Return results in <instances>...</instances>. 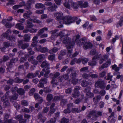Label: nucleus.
Instances as JSON below:
<instances>
[{"label": "nucleus", "mask_w": 123, "mask_h": 123, "mask_svg": "<svg viewBox=\"0 0 123 123\" xmlns=\"http://www.w3.org/2000/svg\"><path fill=\"white\" fill-rule=\"evenodd\" d=\"M62 32L61 31L57 35L61 36L60 38L62 41L63 43L66 45L67 49L73 48L75 44V41L76 37H75V35L72 41H71L70 38L68 37L69 34H67L65 35H62Z\"/></svg>", "instance_id": "nucleus-1"}, {"label": "nucleus", "mask_w": 123, "mask_h": 123, "mask_svg": "<svg viewBox=\"0 0 123 123\" xmlns=\"http://www.w3.org/2000/svg\"><path fill=\"white\" fill-rule=\"evenodd\" d=\"M80 37V35L79 34L76 35L75 37H76L75 42L78 46L81 47L82 46L83 48L85 50L92 48V44L89 42L87 41L86 38L83 37L79 40Z\"/></svg>", "instance_id": "nucleus-2"}, {"label": "nucleus", "mask_w": 123, "mask_h": 123, "mask_svg": "<svg viewBox=\"0 0 123 123\" xmlns=\"http://www.w3.org/2000/svg\"><path fill=\"white\" fill-rule=\"evenodd\" d=\"M77 17H72L70 16H66L64 17L63 20V23L66 25H69L74 22L75 21L78 19Z\"/></svg>", "instance_id": "nucleus-3"}, {"label": "nucleus", "mask_w": 123, "mask_h": 123, "mask_svg": "<svg viewBox=\"0 0 123 123\" xmlns=\"http://www.w3.org/2000/svg\"><path fill=\"white\" fill-rule=\"evenodd\" d=\"M64 5L66 8L68 9L70 8V6L74 9L77 10L78 9L79 6L77 2H74L72 0H68V1H66Z\"/></svg>", "instance_id": "nucleus-4"}, {"label": "nucleus", "mask_w": 123, "mask_h": 123, "mask_svg": "<svg viewBox=\"0 0 123 123\" xmlns=\"http://www.w3.org/2000/svg\"><path fill=\"white\" fill-rule=\"evenodd\" d=\"M106 85L104 81L101 79L98 80L95 83L96 86H98L102 89H104L105 88Z\"/></svg>", "instance_id": "nucleus-5"}, {"label": "nucleus", "mask_w": 123, "mask_h": 123, "mask_svg": "<svg viewBox=\"0 0 123 123\" xmlns=\"http://www.w3.org/2000/svg\"><path fill=\"white\" fill-rule=\"evenodd\" d=\"M91 89L90 87H88L84 91V92L86 93V97L88 98H91L94 96V94L90 92Z\"/></svg>", "instance_id": "nucleus-6"}, {"label": "nucleus", "mask_w": 123, "mask_h": 123, "mask_svg": "<svg viewBox=\"0 0 123 123\" xmlns=\"http://www.w3.org/2000/svg\"><path fill=\"white\" fill-rule=\"evenodd\" d=\"M29 46V43H23L22 40H19L18 41V46L19 48H21L23 49H24Z\"/></svg>", "instance_id": "nucleus-7"}, {"label": "nucleus", "mask_w": 123, "mask_h": 123, "mask_svg": "<svg viewBox=\"0 0 123 123\" xmlns=\"http://www.w3.org/2000/svg\"><path fill=\"white\" fill-rule=\"evenodd\" d=\"M47 82V78L43 77L40 80L39 83L37 84V86L39 88L43 87L44 86V85L46 84Z\"/></svg>", "instance_id": "nucleus-8"}, {"label": "nucleus", "mask_w": 123, "mask_h": 123, "mask_svg": "<svg viewBox=\"0 0 123 123\" xmlns=\"http://www.w3.org/2000/svg\"><path fill=\"white\" fill-rule=\"evenodd\" d=\"M55 16H56V19L58 21L63 20L64 19L65 16H63V13L61 12H57L55 14Z\"/></svg>", "instance_id": "nucleus-9"}, {"label": "nucleus", "mask_w": 123, "mask_h": 123, "mask_svg": "<svg viewBox=\"0 0 123 123\" xmlns=\"http://www.w3.org/2000/svg\"><path fill=\"white\" fill-rule=\"evenodd\" d=\"M2 22L6 28H10L12 26V25L11 23L7 22L6 19H3L2 21Z\"/></svg>", "instance_id": "nucleus-10"}, {"label": "nucleus", "mask_w": 123, "mask_h": 123, "mask_svg": "<svg viewBox=\"0 0 123 123\" xmlns=\"http://www.w3.org/2000/svg\"><path fill=\"white\" fill-rule=\"evenodd\" d=\"M3 35L4 37L9 40L15 41L16 40L15 38L14 37L8 35L6 32L3 33Z\"/></svg>", "instance_id": "nucleus-11"}, {"label": "nucleus", "mask_w": 123, "mask_h": 123, "mask_svg": "<svg viewBox=\"0 0 123 123\" xmlns=\"http://www.w3.org/2000/svg\"><path fill=\"white\" fill-rule=\"evenodd\" d=\"M9 96V92H7L4 95L2 96L1 98V100L3 102L8 100V98Z\"/></svg>", "instance_id": "nucleus-12"}, {"label": "nucleus", "mask_w": 123, "mask_h": 123, "mask_svg": "<svg viewBox=\"0 0 123 123\" xmlns=\"http://www.w3.org/2000/svg\"><path fill=\"white\" fill-rule=\"evenodd\" d=\"M42 71L45 72V73L44 74V76L45 78H47L49 77L48 75L50 72V71L49 70V67L47 68H45L42 70Z\"/></svg>", "instance_id": "nucleus-13"}, {"label": "nucleus", "mask_w": 123, "mask_h": 123, "mask_svg": "<svg viewBox=\"0 0 123 123\" xmlns=\"http://www.w3.org/2000/svg\"><path fill=\"white\" fill-rule=\"evenodd\" d=\"M94 118H96L102 115L103 111L94 110Z\"/></svg>", "instance_id": "nucleus-14"}, {"label": "nucleus", "mask_w": 123, "mask_h": 123, "mask_svg": "<svg viewBox=\"0 0 123 123\" xmlns=\"http://www.w3.org/2000/svg\"><path fill=\"white\" fill-rule=\"evenodd\" d=\"M57 7V6L55 4H54L51 6L49 7L48 9L50 11H55L56 10V9Z\"/></svg>", "instance_id": "nucleus-15"}, {"label": "nucleus", "mask_w": 123, "mask_h": 123, "mask_svg": "<svg viewBox=\"0 0 123 123\" xmlns=\"http://www.w3.org/2000/svg\"><path fill=\"white\" fill-rule=\"evenodd\" d=\"M10 43L7 42H4L3 43V47L0 48L2 51H4L6 48L9 47L10 46Z\"/></svg>", "instance_id": "nucleus-16"}, {"label": "nucleus", "mask_w": 123, "mask_h": 123, "mask_svg": "<svg viewBox=\"0 0 123 123\" xmlns=\"http://www.w3.org/2000/svg\"><path fill=\"white\" fill-rule=\"evenodd\" d=\"M67 53L66 50H62L60 53L59 55L58 56V59L61 60L62 59L63 56L65 55Z\"/></svg>", "instance_id": "nucleus-17"}, {"label": "nucleus", "mask_w": 123, "mask_h": 123, "mask_svg": "<svg viewBox=\"0 0 123 123\" xmlns=\"http://www.w3.org/2000/svg\"><path fill=\"white\" fill-rule=\"evenodd\" d=\"M58 79L55 77H53L51 82V83L52 85V87L54 86L55 85H58V82L57 81Z\"/></svg>", "instance_id": "nucleus-18"}, {"label": "nucleus", "mask_w": 123, "mask_h": 123, "mask_svg": "<svg viewBox=\"0 0 123 123\" xmlns=\"http://www.w3.org/2000/svg\"><path fill=\"white\" fill-rule=\"evenodd\" d=\"M109 55H105L104 56L101 57L99 61V63L100 64H102L104 61H105L108 59Z\"/></svg>", "instance_id": "nucleus-19"}, {"label": "nucleus", "mask_w": 123, "mask_h": 123, "mask_svg": "<svg viewBox=\"0 0 123 123\" xmlns=\"http://www.w3.org/2000/svg\"><path fill=\"white\" fill-rule=\"evenodd\" d=\"M63 98L64 96L62 95L55 96L54 97L53 99V101L56 102L59 101L61 99H63Z\"/></svg>", "instance_id": "nucleus-20"}, {"label": "nucleus", "mask_w": 123, "mask_h": 123, "mask_svg": "<svg viewBox=\"0 0 123 123\" xmlns=\"http://www.w3.org/2000/svg\"><path fill=\"white\" fill-rule=\"evenodd\" d=\"M31 12L28 11L27 13H24L23 15L24 17L26 19L29 18H30V16L32 14Z\"/></svg>", "instance_id": "nucleus-21"}, {"label": "nucleus", "mask_w": 123, "mask_h": 123, "mask_svg": "<svg viewBox=\"0 0 123 123\" xmlns=\"http://www.w3.org/2000/svg\"><path fill=\"white\" fill-rule=\"evenodd\" d=\"M15 27L19 30H21L24 29L23 24L21 23H18L16 25Z\"/></svg>", "instance_id": "nucleus-22"}, {"label": "nucleus", "mask_w": 123, "mask_h": 123, "mask_svg": "<svg viewBox=\"0 0 123 123\" xmlns=\"http://www.w3.org/2000/svg\"><path fill=\"white\" fill-rule=\"evenodd\" d=\"M101 98V96L99 95L96 96L93 98V101L95 104H97L100 100Z\"/></svg>", "instance_id": "nucleus-23"}, {"label": "nucleus", "mask_w": 123, "mask_h": 123, "mask_svg": "<svg viewBox=\"0 0 123 123\" xmlns=\"http://www.w3.org/2000/svg\"><path fill=\"white\" fill-rule=\"evenodd\" d=\"M123 25V16H121L116 26L118 28L120 26H121Z\"/></svg>", "instance_id": "nucleus-24"}, {"label": "nucleus", "mask_w": 123, "mask_h": 123, "mask_svg": "<svg viewBox=\"0 0 123 123\" xmlns=\"http://www.w3.org/2000/svg\"><path fill=\"white\" fill-rule=\"evenodd\" d=\"M80 95V92H79L73 91V92L72 94V97L74 98H78Z\"/></svg>", "instance_id": "nucleus-25"}, {"label": "nucleus", "mask_w": 123, "mask_h": 123, "mask_svg": "<svg viewBox=\"0 0 123 123\" xmlns=\"http://www.w3.org/2000/svg\"><path fill=\"white\" fill-rule=\"evenodd\" d=\"M43 31H39L37 34V35L38 36H40V37L42 38L47 37L48 36V34H43Z\"/></svg>", "instance_id": "nucleus-26"}, {"label": "nucleus", "mask_w": 123, "mask_h": 123, "mask_svg": "<svg viewBox=\"0 0 123 123\" xmlns=\"http://www.w3.org/2000/svg\"><path fill=\"white\" fill-rule=\"evenodd\" d=\"M29 20L30 21L34 23L38 24H40L42 23V21H41L38 19L37 18H35L33 19L30 18Z\"/></svg>", "instance_id": "nucleus-27"}, {"label": "nucleus", "mask_w": 123, "mask_h": 123, "mask_svg": "<svg viewBox=\"0 0 123 123\" xmlns=\"http://www.w3.org/2000/svg\"><path fill=\"white\" fill-rule=\"evenodd\" d=\"M24 40H22L23 41L26 42H29L30 39V36L29 35L26 34L24 37Z\"/></svg>", "instance_id": "nucleus-28"}, {"label": "nucleus", "mask_w": 123, "mask_h": 123, "mask_svg": "<svg viewBox=\"0 0 123 123\" xmlns=\"http://www.w3.org/2000/svg\"><path fill=\"white\" fill-rule=\"evenodd\" d=\"M90 82H88L85 80H84L82 81L81 85L83 87H85L90 84Z\"/></svg>", "instance_id": "nucleus-29"}, {"label": "nucleus", "mask_w": 123, "mask_h": 123, "mask_svg": "<svg viewBox=\"0 0 123 123\" xmlns=\"http://www.w3.org/2000/svg\"><path fill=\"white\" fill-rule=\"evenodd\" d=\"M92 60L88 62V65L91 66H93L96 65L97 63L96 61L95 60H93L92 59Z\"/></svg>", "instance_id": "nucleus-30"}, {"label": "nucleus", "mask_w": 123, "mask_h": 123, "mask_svg": "<svg viewBox=\"0 0 123 123\" xmlns=\"http://www.w3.org/2000/svg\"><path fill=\"white\" fill-rule=\"evenodd\" d=\"M53 96L52 94H48L47 96L46 99L48 102H49L53 99Z\"/></svg>", "instance_id": "nucleus-31"}, {"label": "nucleus", "mask_w": 123, "mask_h": 123, "mask_svg": "<svg viewBox=\"0 0 123 123\" xmlns=\"http://www.w3.org/2000/svg\"><path fill=\"white\" fill-rule=\"evenodd\" d=\"M49 64L46 61H43L41 65V66L42 68H44L45 67H48L47 68L49 67Z\"/></svg>", "instance_id": "nucleus-32"}, {"label": "nucleus", "mask_w": 123, "mask_h": 123, "mask_svg": "<svg viewBox=\"0 0 123 123\" xmlns=\"http://www.w3.org/2000/svg\"><path fill=\"white\" fill-rule=\"evenodd\" d=\"M58 50V48L54 47L49 51V53L50 54L55 53L57 52Z\"/></svg>", "instance_id": "nucleus-33"}, {"label": "nucleus", "mask_w": 123, "mask_h": 123, "mask_svg": "<svg viewBox=\"0 0 123 123\" xmlns=\"http://www.w3.org/2000/svg\"><path fill=\"white\" fill-rule=\"evenodd\" d=\"M17 93L20 95H23L25 93V91L24 89L22 88H20L18 89Z\"/></svg>", "instance_id": "nucleus-34"}, {"label": "nucleus", "mask_w": 123, "mask_h": 123, "mask_svg": "<svg viewBox=\"0 0 123 123\" xmlns=\"http://www.w3.org/2000/svg\"><path fill=\"white\" fill-rule=\"evenodd\" d=\"M45 58V55L43 54L37 56V59L39 61H42Z\"/></svg>", "instance_id": "nucleus-35"}, {"label": "nucleus", "mask_w": 123, "mask_h": 123, "mask_svg": "<svg viewBox=\"0 0 123 123\" xmlns=\"http://www.w3.org/2000/svg\"><path fill=\"white\" fill-rule=\"evenodd\" d=\"M94 110L90 111L89 114L87 115L88 118H90L92 116L94 118Z\"/></svg>", "instance_id": "nucleus-36"}, {"label": "nucleus", "mask_w": 123, "mask_h": 123, "mask_svg": "<svg viewBox=\"0 0 123 123\" xmlns=\"http://www.w3.org/2000/svg\"><path fill=\"white\" fill-rule=\"evenodd\" d=\"M77 75L76 71H74L72 72L71 73L70 75V77L72 79H73L76 77Z\"/></svg>", "instance_id": "nucleus-37"}, {"label": "nucleus", "mask_w": 123, "mask_h": 123, "mask_svg": "<svg viewBox=\"0 0 123 123\" xmlns=\"http://www.w3.org/2000/svg\"><path fill=\"white\" fill-rule=\"evenodd\" d=\"M23 80L24 79H20L18 77H17L14 79V81L16 83H20L22 82Z\"/></svg>", "instance_id": "nucleus-38"}, {"label": "nucleus", "mask_w": 123, "mask_h": 123, "mask_svg": "<svg viewBox=\"0 0 123 123\" xmlns=\"http://www.w3.org/2000/svg\"><path fill=\"white\" fill-rule=\"evenodd\" d=\"M43 116L42 114H41V113H39L38 114V118L40 120H41V122H43V123H44V122L45 121L46 119H43Z\"/></svg>", "instance_id": "nucleus-39"}, {"label": "nucleus", "mask_w": 123, "mask_h": 123, "mask_svg": "<svg viewBox=\"0 0 123 123\" xmlns=\"http://www.w3.org/2000/svg\"><path fill=\"white\" fill-rule=\"evenodd\" d=\"M27 25L26 27L27 28H31L33 27L34 26L33 25L32 23L30 22L29 21H27Z\"/></svg>", "instance_id": "nucleus-40"}, {"label": "nucleus", "mask_w": 123, "mask_h": 123, "mask_svg": "<svg viewBox=\"0 0 123 123\" xmlns=\"http://www.w3.org/2000/svg\"><path fill=\"white\" fill-rule=\"evenodd\" d=\"M68 102L67 99H62L60 102L61 105L62 106H64Z\"/></svg>", "instance_id": "nucleus-41"}, {"label": "nucleus", "mask_w": 123, "mask_h": 123, "mask_svg": "<svg viewBox=\"0 0 123 123\" xmlns=\"http://www.w3.org/2000/svg\"><path fill=\"white\" fill-rule=\"evenodd\" d=\"M35 7L36 8H43L44 7V5L42 3H37L35 5Z\"/></svg>", "instance_id": "nucleus-42"}, {"label": "nucleus", "mask_w": 123, "mask_h": 123, "mask_svg": "<svg viewBox=\"0 0 123 123\" xmlns=\"http://www.w3.org/2000/svg\"><path fill=\"white\" fill-rule=\"evenodd\" d=\"M18 97V94H15L13 96L10 98V101L12 102L13 100H15L17 99Z\"/></svg>", "instance_id": "nucleus-43"}, {"label": "nucleus", "mask_w": 123, "mask_h": 123, "mask_svg": "<svg viewBox=\"0 0 123 123\" xmlns=\"http://www.w3.org/2000/svg\"><path fill=\"white\" fill-rule=\"evenodd\" d=\"M55 55L53 54L49 55L48 57V59L49 60L53 61L55 60Z\"/></svg>", "instance_id": "nucleus-44"}, {"label": "nucleus", "mask_w": 123, "mask_h": 123, "mask_svg": "<svg viewBox=\"0 0 123 123\" xmlns=\"http://www.w3.org/2000/svg\"><path fill=\"white\" fill-rule=\"evenodd\" d=\"M34 76V73H29L27 74L26 77L29 79H31L35 77Z\"/></svg>", "instance_id": "nucleus-45"}, {"label": "nucleus", "mask_w": 123, "mask_h": 123, "mask_svg": "<svg viewBox=\"0 0 123 123\" xmlns=\"http://www.w3.org/2000/svg\"><path fill=\"white\" fill-rule=\"evenodd\" d=\"M108 66V64L105 63L103 64L101 67H99V69L100 70H101L107 67Z\"/></svg>", "instance_id": "nucleus-46"}, {"label": "nucleus", "mask_w": 123, "mask_h": 123, "mask_svg": "<svg viewBox=\"0 0 123 123\" xmlns=\"http://www.w3.org/2000/svg\"><path fill=\"white\" fill-rule=\"evenodd\" d=\"M113 77L112 75H111V74L110 73H109L107 76V77H105V79H106V78L107 77V78L106 79L107 80H110V81H112V78Z\"/></svg>", "instance_id": "nucleus-47"}, {"label": "nucleus", "mask_w": 123, "mask_h": 123, "mask_svg": "<svg viewBox=\"0 0 123 123\" xmlns=\"http://www.w3.org/2000/svg\"><path fill=\"white\" fill-rule=\"evenodd\" d=\"M37 42L33 41V42L32 43L31 45V46L32 47H35V49L37 50H38L37 49Z\"/></svg>", "instance_id": "nucleus-48"}, {"label": "nucleus", "mask_w": 123, "mask_h": 123, "mask_svg": "<svg viewBox=\"0 0 123 123\" xmlns=\"http://www.w3.org/2000/svg\"><path fill=\"white\" fill-rule=\"evenodd\" d=\"M25 5V8L26 9L29 10L30 9L31 6V3H29V2H27Z\"/></svg>", "instance_id": "nucleus-49"}, {"label": "nucleus", "mask_w": 123, "mask_h": 123, "mask_svg": "<svg viewBox=\"0 0 123 123\" xmlns=\"http://www.w3.org/2000/svg\"><path fill=\"white\" fill-rule=\"evenodd\" d=\"M82 76L83 78L84 79H87L90 77V74L85 73L82 74Z\"/></svg>", "instance_id": "nucleus-50"}, {"label": "nucleus", "mask_w": 123, "mask_h": 123, "mask_svg": "<svg viewBox=\"0 0 123 123\" xmlns=\"http://www.w3.org/2000/svg\"><path fill=\"white\" fill-rule=\"evenodd\" d=\"M48 51V49L46 47H43L41 49L40 51L42 53H45Z\"/></svg>", "instance_id": "nucleus-51"}, {"label": "nucleus", "mask_w": 123, "mask_h": 123, "mask_svg": "<svg viewBox=\"0 0 123 123\" xmlns=\"http://www.w3.org/2000/svg\"><path fill=\"white\" fill-rule=\"evenodd\" d=\"M89 23V21H86L85 23L82 25V27L84 29H86L87 28V27Z\"/></svg>", "instance_id": "nucleus-52"}, {"label": "nucleus", "mask_w": 123, "mask_h": 123, "mask_svg": "<svg viewBox=\"0 0 123 123\" xmlns=\"http://www.w3.org/2000/svg\"><path fill=\"white\" fill-rule=\"evenodd\" d=\"M92 58V59L96 60L97 59L100 58L101 56V55L100 54H98V52Z\"/></svg>", "instance_id": "nucleus-53"}, {"label": "nucleus", "mask_w": 123, "mask_h": 123, "mask_svg": "<svg viewBox=\"0 0 123 123\" xmlns=\"http://www.w3.org/2000/svg\"><path fill=\"white\" fill-rule=\"evenodd\" d=\"M69 122V120L65 117L63 118L61 121V123H67Z\"/></svg>", "instance_id": "nucleus-54"}, {"label": "nucleus", "mask_w": 123, "mask_h": 123, "mask_svg": "<svg viewBox=\"0 0 123 123\" xmlns=\"http://www.w3.org/2000/svg\"><path fill=\"white\" fill-rule=\"evenodd\" d=\"M98 52H96V49H92L90 51V55H93L96 54Z\"/></svg>", "instance_id": "nucleus-55"}, {"label": "nucleus", "mask_w": 123, "mask_h": 123, "mask_svg": "<svg viewBox=\"0 0 123 123\" xmlns=\"http://www.w3.org/2000/svg\"><path fill=\"white\" fill-rule=\"evenodd\" d=\"M71 112V111L70 109L67 107V108L64 109L63 111V112L66 114L68 113H70Z\"/></svg>", "instance_id": "nucleus-56"}, {"label": "nucleus", "mask_w": 123, "mask_h": 123, "mask_svg": "<svg viewBox=\"0 0 123 123\" xmlns=\"http://www.w3.org/2000/svg\"><path fill=\"white\" fill-rule=\"evenodd\" d=\"M90 20L92 21H95L97 20V18L94 15H90Z\"/></svg>", "instance_id": "nucleus-57"}, {"label": "nucleus", "mask_w": 123, "mask_h": 123, "mask_svg": "<svg viewBox=\"0 0 123 123\" xmlns=\"http://www.w3.org/2000/svg\"><path fill=\"white\" fill-rule=\"evenodd\" d=\"M112 68L113 69H114L116 72L118 71L119 70V68L117 67L116 65L115 64L112 66Z\"/></svg>", "instance_id": "nucleus-58"}, {"label": "nucleus", "mask_w": 123, "mask_h": 123, "mask_svg": "<svg viewBox=\"0 0 123 123\" xmlns=\"http://www.w3.org/2000/svg\"><path fill=\"white\" fill-rule=\"evenodd\" d=\"M88 61V59L87 58H81V62L83 64H85Z\"/></svg>", "instance_id": "nucleus-59"}, {"label": "nucleus", "mask_w": 123, "mask_h": 123, "mask_svg": "<svg viewBox=\"0 0 123 123\" xmlns=\"http://www.w3.org/2000/svg\"><path fill=\"white\" fill-rule=\"evenodd\" d=\"M82 101V99L80 98H78L75 100L74 103L76 104H78L80 103Z\"/></svg>", "instance_id": "nucleus-60"}, {"label": "nucleus", "mask_w": 123, "mask_h": 123, "mask_svg": "<svg viewBox=\"0 0 123 123\" xmlns=\"http://www.w3.org/2000/svg\"><path fill=\"white\" fill-rule=\"evenodd\" d=\"M106 71H104L100 72L99 74V76L100 77L102 78L104 77L105 75Z\"/></svg>", "instance_id": "nucleus-61"}, {"label": "nucleus", "mask_w": 123, "mask_h": 123, "mask_svg": "<svg viewBox=\"0 0 123 123\" xmlns=\"http://www.w3.org/2000/svg\"><path fill=\"white\" fill-rule=\"evenodd\" d=\"M43 91L45 92L48 93L50 92L51 91L49 89V87H46L44 88Z\"/></svg>", "instance_id": "nucleus-62"}, {"label": "nucleus", "mask_w": 123, "mask_h": 123, "mask_svg": "<svg viewBox=\"0 0 123 123\" xmlns=\"http://www.w3.org/2000/svg\"><path fill=\"white\" fill-rule=\"evenodd\" d=\"M21 104L25 106H27L28 105V102L25 100H23L21 102Z\"/></svg>", "instance_id": "nucleus-63"}, {"label": "nucleus", "mask_w": 123, "mask_h": 123, "mask_svg": "<svg viewBox=\"0 0 123 123\" xmlns=\"http://www.w3.org/2000/svg\"><path fill=\"white\" fill-rule=\"evenodd\" d=\"M18 88L17 87L15 86L14 87L12 88L11 91H12L13 93H14L17 91H18Z\"/></svg>", "instance_id": "nucleus-64"}]
</instances>
